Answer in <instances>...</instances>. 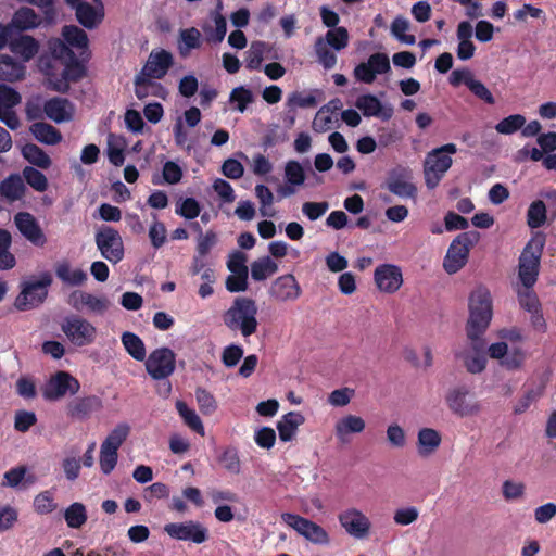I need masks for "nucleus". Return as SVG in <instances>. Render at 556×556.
<instances>
[{
	"label": "nucleus",
	"mask_w": 556,
	"mask_h": 556,
	"mask_svg": "<svg viewBox=\"0 0 556 556\" xmlns=\"http://www.w3.org/2000/svg\"><path fill=\"white\" fill-rule=\"evenodd\" d=\"M469 317L466 323V334L475 351L484 348L482 337L488 330L493 316V301L485 286L477 287L469 295Z\"/></svg>",
	"instance_id": "obj_1"
},
{
	"label": "nucleus",
	"mask_w": 556,
	"mask_h": 556,
	"mask_svg": "<svg viewBox=\"0 0 556 556\" xmlns=\"http://www.w3.org/2000/svg\"><path fill=\"white\" fill-rule=\"evenodd\" d=\"M173 65L174 56L169 51L165 49L152 50L146 64L135 76L134 85L136 97L147 94L141 88V85L147 84L154 89L153 92L156 98L165 100L168 94L167 89L161 83L154 80L164 78Z\"/></svg>",
	"instance_id": "obj_2"
},
{
	"label": "nucleus",
	"mask_w": 556,
	"mask_h": 556,
	"mask_svg": "<svg viewBox=\"0 0 556 556\" xmlns=\"http://www.w3.org/2000/svg\"><path fill=\"white\" fill-rule=\"evenodd\" d=\"M257 311L255 300L237 296L223 314L224 325L231 331H239L243 338H249L257 331Z\"/></svg>",
	"instance_id": "obj_3"
},
{
	"label": "nucleus",
	"mask_w": 556,
	"mask_h": 556,
	"mask_svg": "<svg viewBox=\"0 0 556 556\" xmlns=\"http://www.w3.org/2000/svg\"><path fill=\"white\" fill-rule=\"evenodd\" d=\"M545 237L541 233L531 238L518 260V279L523 287H534L540 274L541 257Z\"/></svg>",
	"instance_id": "obj_4"
},
{
	"label": "nucleus",
	"mask_w": 556,
	"mask_h": 556,
	"mask_svg": "<svg viewBox=\"0 0 556 556\" xmlns=\"http://www.w3.org/2000/svg\"><path fill=\"white\" fill-rule=\"evenodd\" d=\"M52 282V275L48 270L42 271L38 280L22 282L21 291L14 301L15 308L26 312L39 307L46 301L48 289Z\"/></svg>",
	"instance_id": "obj_5"
},
{
	"label": "nucleus",
	"mask_w": 556,
	"mask_h": 556,
	"mask_svg": "<svg viewBox=\"0 0 556 556\" xmlns=\"http://www.w3.org/2000/svg\"><path fill=\"white\" fill-rule=\"evenodd\" d=\"M479 240L480 233L476 230L465 231L456 236L444 256V270L450 275L458 273L467 264L470 250Z\"/></svg>",
	"instance_id": "obj_6"
},
{
	"label": "nucleus",
	"mask_w": 556,
	"mask_h": 556,
	"mask_svg": "<svg viewBox=\"0 0 556 556\" xmlns=\"http://www.w3.org/2000/svg\"><path fill=\"white\" fill-rule=\"evenodd\" d=\"M64 68L60 75L52 71L51 64L47 65L48 87L54 91L66 93L70 90V83H77L86 76L87 70L77 56L64 63Z\"/></svg>",
	"instance_id": "obj_7"
},
{
	"label": "nucleus",
	"mask_w": 556,
	"mask_h": 556,
	"mask_svg": "<svg viewBox=\"0 0 556 556\" xmlns=\"http://www.w3.org/2000/svg\"><path fill=\"white\" fill-rule=\"evenodd\" d=\"M68 341L78 348L90 345L97 338V328L79 315H70L61 324Z\"/></svg>",
	"instance_id": "obj_8"
},
{
	"label": "nucleus",
	"mask_w": 556,
	"mask_h": 556,
	"mask_svg": "<svg viewBox=\"0 0 556 556\" xmlns=\"http://www.w3.org/2000/svg\"><path fill=\"white\" fill-rule=\"evenodd\" d=\"M281 520L313 544L328 545L330 543L328 532L307 518L292 513H283Z\"/></svg>",
	"instance_id": "obj_9"
},
{
	"label": "nucleus",
	"mask_w": 556,
	"mask_h": 556,
	"mask_svg": "<svg viewBox=\"0 0 556 556\" xmlns=\"http://www.w3.org/2000/svg\"><path fill=\"white\" fill-rule=\"evenodd\" d=\"M94 241L102 257L117 264L124 258V242L119 232L111 226L103 225L94 236Z\"/></svg>",
	"instance_id": "obj_10"
},
{
	"label": "nucleus",
	"mask_w": 556,
	"mask_h": 556,
	"mask_svg": "<svg viewBox=\"0 0 556 556\" xmlns=\"http://www.w3.org/2000/svg\"><path fill=\"white\" fill-rule=\"evenodd\" d=\"M144 366L152 379H166L175 371L176 354L166 346L155 349L147 357Z\"/></svg>",
	"instance_id": "obj_11"
},
{
	"label": "nucleus",
	"mask_w": 556,
	"mask_h": 556,
	"mask_svg": "<svg viewBox=\"0 0 556 556\" xmlns=\"http://www.w3.org/2000/svg\"><path fill=\"white\" fill-rule=\"evenodd\" d=\"M164 531L172 539L190 541L202 544L208 540L207 528L199 521L188 520L184 522H170L164 526Z\"/></svg>",
	"instance_id": "obj_12"
},
{
	"label": "nucleus",
	"mask_w": 556,
	"mask_h": 556,
	"mask_svg": "<svg viewBox=\"0 0 556 556\" xmlns=\"http://www.w3.org/2000/svg\"><path fill=\"white\" fill-rule=\"evenodd\" d=\"M68 305L77 312H86L87 314L104 315L110 305V300L104 296H98L92 293L75 290L67 299Z\"/></svg>",
	"instance_id": "obj_13"
},
{
	"label": "nucleus",
	"mask_w": 556,
	"mask_h": 556,
	"mask_svg": "<svg viewBox=\"0 0 556 556\" xmlns=\"http://www.w3.org/2000/svg\"><path fill=\"white\" fill-rule=\"evenodd\" d=\"M452 164L453 160L450 155H441L434 150L429 152L424 163V176L427 188L432 190L438 187Z\"/></svg>",
	"instance_id": "obj_14"
},
{
	"label": "nucleus",
	"mask_w": 556,
	"mask_h": 556,
	"mask_svg": "<svg viewBox=\"0 0 556 556\" xmlns=\"http://www.w3.org/2000/svg\"><path fill=\"white\" fill-rule=\"evenodd\" d=\"M390 60L386 53L371 54L366 62L357 64L354 68V77L364 84H372L377 75L390 72Z\"/></svg>",
	"instance_id": "obj_15"
},
{
	"label": "nucleus",
	"mask_w": 556,
	"mask_h": 556,
	"mask_svg": "<svg viewBox=\"0 0 556 556\" xmlns=\"http://www.w3.org/2000/svg\"><path fill=\"white\" fill-rule=\"evenodd\" d=\"M517 300L522 309L531 315L532 326L541 332L546 330V323L542 313V305L533 287L519 286L516 289Z\"/></svg>",
	"instance_id": "obj_16"
},
{
	"label": "nucleus",
	"mask_w": 556,
	"mask_h": 556,
	"mask_svg": "<svg viewBox=\"0 0 556 556\" xmlns=\"http://www.w3.org/2000/svg\"><path fill=\"white\" fill-rule=\"evenodd\" d=\"M340 526L354 539L363 540L369 535L371 522L356 508H349L338 515Z\"/></svg>",
	"instance_id": "obj_17"
},
{
	"label": "nucleus",
	"mask_w": 556,
	"mask_h": 556,
	"mask_svg": "<svg viewBox=\"0 0 556 556\" xmlns=\"http://www.w3.org/2000/svg\"><path fill=\"white\" fill-rule=\"evenodd\" d=\"M445 402L451 412L459 417L472 416L480 412L479 403L469 397V389L466 386L451 389L445 395Z\"/></svg>",
	"instance_id": "obj_18"
},
{
	"label": "nucleus",
	"mask_w": 556,
	"mask_h": 556,
	"mask_svg": "<svg viewBox=\"0 0 556 556\" xmlns=\"http://www.w3.org/2000/svg\"><path fill=\"white\" fill-rule=\"evenodd\" d=\"M79 387L78 380L71 374L66 371H58L47 382L43 390V396L47 400L55 401L65 396L67 393L76 394L79 391Z\"/></svg>",
	"instance_id": "obj_19"
},
{
	"label": "nucleus",
	"mask_w": 556,
	"mask_h": 556,
	"mask_svg": "<svg viewBox=\"0 0 556 556\" xmlns=\"http://www.w3.org/2000/svg\"><path fill=\"white\" fill-rule=\"evenodd\" d=\"M268 294L277 302H294L301 296L302 288L292 274H285L271 282Z\"/></svg>",
	"instance_id": "obj_20"
},
{
	"label": "nucleus",
	"mask_w": 556,
	"mask_h": 556,
	"mask_svg": "<svg viewBox=\"0 0 556 556\" xmlns=\"http://www.w3.org/2000/svg\"><path fill=\"white\" fill-rule=\"evenodd\" d=\"M374 278L377 288L386 293L396 292L403 283L401 268L392 264L379 265L375 269Z\"/></svg>",
	"instance_id": "obj_21"
},
{
	"label": "nucleus",
	"mask_w": 556,
	"mask_h": 556,
	"mask_svg": "<svg viewBox=\"0 0 556 556\" xmlns=\"http://www.w3.org/2000/svg\"><path fill=\"white\" fill-rule=\"evenodd\" d=\"M18 231L34 245L43 247L47 238L36 218L28 212H20L14 216Z\"/></svg>",
	"instance_id": "obj_22"
},
{
	"label": "nucleus",
	"mask_w": 556,
	"mask_h": 556,
	"mask_svg": "<svg viewBox=\"0 0 556 556\" xmlns=\"http://www.w3.org/2000/svg\"><path fill=\"white\" fill-rule=\"evenodd\" d=\"M408 178V170L404 168L400 172L393 170L387 179L388 190L403 199H415L417 197V187Z\"/></svg>",
	"instance_id": "obj_23"
},
{
	"label": "nucleus",
	"mask_w": 556,
	"mask_h": 556,
	"mask_svg": "<svg viewBox=\"0 0 556 556\" xmlns=\"http://www.w3.org/2000/svg\"><path fill=\"white\" fill-rule=\"evenodd\" d=\"M102 408V401L97 395L76 397L67 405V415L77 420H86Z\"/></svg>",
	"instance_id": "obj_24"
},
{
	"label": "nucleus",
	"mask_w": 556,
	"mask_h": 556,
	"mask_svg": "<svg viewBox=\"0 0 556 556\" xmlns=\"http://www.w3.org/2000/svg\"><path fill=\"white\" fill-rule=\"evenodd\" d=\"M38 481L37 476L26 466H16L3 475L2 486L26 490Z\"/></svg>",
	"instance_id": "obj_25"
},
{
	"label": "nucleus",
	"mask_w": 556,
	"mask_h": 556,
	"mask_svg": "<svg viewBox=\"0 0 556 556\" xmlns=\"http://www.w3.org/2000/svg\"><path fill=\"white\" fill-rule=\"evenodd\" d=\"M43 112L55 123L68 122L73 117V104L66 98H51L45 102Z\"/></svg>",
	"instance_id": "obj_26"
},
{
	"label": "nucleus",
	"mask_w": 556,
	"mask_h": 556,
	"mask_svg": "<svg viewBox=\"0 0 556 556\" xmlns=\"http://www.w3.org/2000/svg\"><path fill=\"white\" fill-rule=\"evenodd\" d=\"M10 50L16 55H20L23 61L31 60L39 50L38 41L29 36L15 33L10 41Z\"/></svg>",
	"instance_id": "obj_27"
},
{
	"label": "nucleus",
	"mask_w": 556,
	"mask_h": 556,
	"mask_svg": "<svg viewBox=\"0 0 556 556\" xmlns=\"http://www.w3.org/2000/svg\"><path fill=\"white\" fill-rule=\"evenodd\" d=\"M26 190L24 179L18 174H11L0 182V195L10 203L22 200Z\"/></svg>",
	"instance_id": "obj_28"
},
{
	"label": "nucleus",
	"mask_w": 556,
	"mask_h": 556,
	"mask_svg": "<svg viewBox=\"0 0 556 556\" xmlns=\"http://www.w3.org/2000/svg\"><path fill=\"white\" fill-rule=\"evenodd\" d=\"M40 22L39 15L33 9L23 7L14 13L9 24L15 34L34 29L39 26Z\"/></svg>",
	"instance_id": "obj_29"
},
{
	"label": "nucleus",
	"mask_w": 556,
	"mask_h": 556,
	"mask_svg": "<svg viewBox=\"0 0 556 556\" xmlns=\"http://www.w3.org/2000/svg\"><path fill=\"white\" fill-rule=\"evenodd\" d=\"M55 275L65 285L72 287L83 286L88 277L87 273L80 268L72 269L68 261L64 260L55 264Z\"/></svg>",
	"instance_id": "obj_30"
},
{
	"label": "nucleus",
	"mask_w": 556,
	"mask_h": 556,
	"mask_svg": "<svg viewBox=\"0 0 556 556\" xmlns=\"http://www.w3.org/2000/svg\"><path fill=\"white\" fill-rule=\"evenodd\" d=\"M355 105L358 110L362 111L364 116L366 117H381L383 119H389L391 117V110L388 112L383 111L382 103L380 100L374 94H363L356 99Z\"/></svg>",
	"instance_id": "obj_31"
},
{
	"label": "nucleus",
	"mask_w": 556,
	"mask_h": 556,
	"mask_svg": "<svg viewBox=\"0 0 556 556\" xmlns=\"http://www.w3.org/2000/svg\"><path fill=\"white\" fill-rule=\"evenodd\" d=\"M25 66L8 54H0V80L14 83L23 79Z\"/></svg>",
	"instance_id": "obj_32"
},
{
	"label": "nucleus",
	"mask_w": 556,
	"mask_h": 556,
	"mask_svg": "<svg viewBox=\"0 0 556 556\" xmlns=\"http://www.w3.org/2000/svg\"><path fill=\"white\" fill-rule=\"evenodd\" d=\"M304 416L298 412H289L277 424L279 438L283 442L291 441L299 426L304 422Z\"/></svg>",
	"instance_id": "obj_33"
},
{
	"label": "nucleus",
	"mask_w": 556,
	"mask_h": 556,
	"mask_svg": "<svg viewBox=\"0 0 556 556\" xmlns=\"http://www.w3.org/2000/svg\"><path fill=\"white\" fill-rule=\"evenodd\" d=\"M30 131L34 137L45 144H58L62 141V134L54 126L45 123L37 122L30 126Z\"/></svg>",
	"instance_id": "obj_34"
},
{
	"label": "nucleus",
	"mask_w": 556,
	"mask_h": 556,
	"mask_svg": "<svg viewBox=\"0 0 556 556\" xmlns=\"http://www.w3.org/2000/svg\"><path fill=\"white\" fill-rule=\"evenodd\" d=\"M365 429V421L362 417L348 415L336 424V434L339 440L346 441L351 433H359Z\"/></svg>",
	"instance_id": "obj_35"
},
{
	"label": "nucleus",
	"mask_w": 556,
	"mask_h": 556,
	"mask_svg": "<svg viewBox=\"0 0 556 556\" xmlns=\"http://www.w3.org/2000/svg\"><path fill=\"white\" fill-rule=\"evenodd\" d=\"M75 11L77 21L88 29H93L97 27L103 18V13L98 12L88 2L78 3Z\"/></svg>",
	"instance_id": "obj_36"
},
{
	"label": "nucleus",
	"mask_w": 556,
	"mask_h": 556,
	"mask_svg": "<svg viewBox=\"0 0 556 556\" xmlns=\"http://www.w3.org/2000/svg\"><path fill=\"white\" fill-rule=\"evenodd\" d=\"M12 236L9 230L0 228V270H10L16 266V257L11 253Z\"/></svg>",
	"instance_id": "obj_37"
},
{
	"label": "nucleus",
	"mask_w": 556,
	"mask_h": 556,
	"mask_svg": "<svg viewBox=\"0 0 556 556\" xmlns=\"http://www.w3.org/2000/svg\"><path fill=\"white\" fill-rule=\"evenodd\" d=\"M123 346L127 353L136 361L142 362L146 359V346L139 336L134 332L125 331L121 337Z\"/></svg>",
	"instance_id": "obj_38"
},
{
	"label": "nucleus",
	"mask_w": 556,
	"mask_h": 556,
	"mask_svg": "<svg viewBox=\"0 0 556 556\" xmlns=\"http://www.w3.org/2000/svg\"><path fill=\"white\" fill-rule=\"evenodd\" d=\"M130 428L127 424L117 425L103 441L100 452H117L127 439Z\"/></svg>",
	"instance_id": "obj_39"
},
{
	"label": "nucleus",
	"mask_w": 556,
	"mask_h": 556,
	"mask_svg": "<svg viewBox=\"0 0 556 556\" xmlns=\"http://www.w3.org/2000/svg\"><path fill=\"white\" fill-rule=\"evenodd\" d=\"M278 271V265L269 257L263 256L251 264V277L254 281H263Z\"/></svg>",
	"instance_id": "obj_40"
},
{
	"label": "nucleus",
	"mask_w": 556,
	"mask_h": 556,
	"mask_svg": "<svg viewBox=\"0 0 556 556\" xmlns=\"http://www.w3.org/2000/svg\"><path fill=\"white\" fill-rule=\"evenodd\" d=\"M22 155L30 164L42 169L49 168L52 163L50 156L35 143H26L22 148Z\"/></svg>",
	"instance_id": "obj_41"
},
{
	"label": "nucleus",
	"mask_w": 556,
	"mask_h": 556,
	"mask_svg": "<svg viewBox=\"0 0 556 556\" xmlns=\"http://www.w3.org/2000/svg\"><path fill=\"white\" fill-rule=\"evenodd\" d=\"M62 36L70 47L84 50L81 54L88 50V36L86 31L75 25H66L62 29Z\"/></svg>",
	"instance_id": "obj_42"
},
{
	"label": "nucleus",
	"mask_w": 556,
	"mask_h": 556,
	"mask_svg": "<svg viewBox=\"0 0 556 556\" xmlns=\"http://www.w3.org/2000/svg\"><path fill=\"white\" fill-rule=\"evenodd\" d=\"M182 168L174 161H166L162 169V179L154 175L152 177V184L155 186L162 184L176 185L182 178Z\"/></svg>",
	"instance_id": "obj_43"
},
{
	"label": "nucleus",
	"mask_w": 556,
	"mask_h": 556,
	"mask_svg": "<svg viewBox=\"0 0 556 556\" xmlns=\"http://www.w3.org/2000/svg\"><path fill=\"white\" fill-rule=\"evenodd\" d=\"M180 45L179 52L182 56L193 49H199L202 45L201 33L195 27H190L180 30Z\"/></svg>",
	"instance_id": "obj_44"
},
{
	"label": "nucleus",
	"mask_w": 556,
	"mask_h": 556,
	"mask_svg": "<svg viewBox=\"0 0 556 556\" xmlns=\"http://www.w3.org/2000/svg\"><path fill=\"white\" fill-rule=\"evenodd\" d=\"M547 206L543 200L533 201L527 211V224L530 228L542 227L546 222Z\"/></svg>",
	"instance_id": "obj_45"
},
{
	"label": "nucleus",
	"mask_w": 556,
	"mask_h": 556,
	"mask_svg": "<svg viewBox=\"0 0 556 556\" xmlns=\"http://www.w3.org/2000/svg\"><path fill=\"white\" fill-rule=\"evenodd\" d=\"M329 47L323 37L316 38L314 43L315 54L325 70H332L337 64V55Z\"/></svg>",
	"instance_id": "obj_46"
},
{
	"label": "nucleus",
	"mask_w": 556,
	"mask_h": 556,
	"mask_svg": "<svg viewBox=\"0 0 556 556\" xmlns=\"http://www.w3.org/2000/svg\"><path fill=\"white\" fill-rule=\"evenodd\" d=\"M176 408L185 424L197 433H204L203 424L194 409L190 408L184 401L176 402Z\"/></svg>",
	"instance_id": "obj_47"
},
{
	"label": "nucleus",
	"mask_w": 556,
	"mask_h": 556,
	"mask_svg": "<svg viewBox=\"0 0 556 556\" xmlns=\"http://www.w3.org/2000/svg\"><path fill=\"white\" fill-rule=\"evenodd\" d=\"M64 519L70 528H80L87 521L85 505L78 502L71 504L64 511Z\"/></svg>",
	"instance_id": "obj_48"
},
{
	"label": "nucleus",
	"mask_w": 556,
	"mask_h": 556,
	"mask_svg": "<svg viewBox=\"0 0 556 556\" xmlns=\"http://www.w3.org/2000/svg\"><path fill=\"white\" fill-rule=\"evenodd\" d=\"M323 38L328 46L337 51L343 50L349 45V31L343 26L330 28Z\"/></svg>",
	"instance_id": "obj_49"
},
{
	"label": "nucleus",
	"mask_w": 556,
	"mask_h": 556,
	"mask_svg": "<svg viewBox=\"0 0 556 556\" xmlns=\"http://www.w3.org/2000/svg\"><path fill=\"white\" fill-rule=\"evenodd\" d=\"M526 125V117L521 114L509 115L495 125V130L502 135H511Z\"/></svg>",
	"instance_id": "obj_50"
},
{
	"label": "nucleus",
	"mask_w": 556,
	"mask_h": 556,
	"mask_svg": "<svg viewBox=\"0 0 556 556\" xmlns=\"http://www.w3.org/2000/svg\"><path fill=\"white\" fill-rule=\"evenodd\" d=\"M34 190L43 192L48 188V179L40 170L33 166H26L23 169L22 177Z\"/></svg>",
	"instance_id": "obj_51"
},
{
	"label": "nucleus",
	"mask_w": 556,
	"mask_h": 556,
	"mask_svg": "<svg viewBox=\"0 0 556 556\" xmlns=\"http://www.w3.org/2000/svg\"><path fill=\"white\" fill-rule=\"evenodd\" d=\"M229 101L236 103V109L243 113L248 105L254 101V96L250 89L239 86L230 92Z\"/></svg>",
	"instance_id": "obj_52"
},
{
	"label": "nucleus",
	"mask_w": 556,
	"mask_h": 556,
	"mask_svg": "<svg viewBox=\"0 0 556 556\" xmlns=\"http://www.w3.org/2000/svg\"><path fill=\"white\" fill-rule=\"evenodd\" d=\"M49 49L54 61H60L62 64L76 56L72 48L60 39L50 41Z\"/></svg>",
	"instance_id": "obj_53"
},
{
	"label": "nucleus",
	"mask_w": 556,
	"mask_h": 556,
	"mask_svg": "<svg viewBox=\"0 0 556 556\" xmlns=\"http://www.w3.org/2000/svg\"><path fill=\"white\" fill-rule=\"evenodd\" d=\"M409 28V23L402 16H397L393 20L391 24V33L394 37H396L401 42L406 45H414L416 42V37L414 35H406L405 33Z\"/></svg>",
	"instance_id": "obj_54"
},
{
	"label": "nucleus",
	"mask_w": 556,
	"mask_h": 556,
	"mask_svg": "<svg viewBox=\"0 0 556 556\" xmlns=\"http://www.w3.org/2000/svg\"><path fill=\"white\" fill-rule=\"evenodd\" d=\"M285 177L289 185L301 186L305 181V173L298 161H289L285 166Z\"/></svg>",
	"instance_id": "obj_55"
},
{
	"label": "nucleus",
	"mask_w": 556,
	"mask_h": 556,
	"mask_svg": "<svg viewBox=\"0 0 556 556\" xmlns=\"http://www.w3.org/2000/svg\"><path fill=\"white\" fill-rule=\"evenodd\" d=\"M418 443L426 450L433 451L441 443V434L432 428H422L418 432Z\"/></svg>",
	"instance_id": "obj_56"
},
{
	"label": "nucleus",
	"mask_w": 556,
	"mask_h": 556,
	"mask_svg": "<svg viewBox=\"0 0 556 556\" xmlns=\"http://www.w3.org/2000/svg\"><path fill=\"white\" fill-rule=\"evenodd\" d=\"M195 397L202 414L211 415L216 410V400L207 390L198 388L195 390Z\"/></svg>",
	"instance_id": "obj_57"
},
{
	"label": "nucleus",
	"mask_w": 556,
	"mask_h": 556,
	"mask_svg": "<svg viewBox=\"0 0 556 556\" xmlns=\"http://www.w3.org/2000/svg\"><path fill=\"white\" fill-rule=\"evenodd\" d=\"M204 31L206 34L207 41L214 43L222 42L227 31L226 18L223 15L217 14L215 17V27H205Z\"/></svg>",
	"instance_id": "obj_58"
},
{
	"label": "nucleus",
	"mask_w": 556,
	"mask_h": 556,
	"mask_svg": "<svg viewBox=\"0 0 556 556\" xmlns=\"http://www.w3.org/2000/svg\"><path fill=\"white\" fill-rule=\"evenodd\" d=\"M176 214L186 218L194 219L201 213L200 203L194 198H186L182 202L176 206Z\"/></svg>",
	"instance_id": "obj_59"
},
{
	"label": "nucleus",
	"mask_w": 556,
	"mask_h": 556,
	"mask_svg": "<svg viewBox=\"0 0 556 556\" xmlns=\"http://www.w3.org/2000/svg\"><path fill=\"white\" fill-rule=\"evenodd\" d=\"M247 261L248 257L243 252L233 251L228 256L227 268L231 271V274H249Z\"/></svg>",
	"instance_id": "obj_60"
},
{
	"label": "nucleus",
	"mask_w": 556,
	"mask_h": 556,
	"mask_svg": "<svg viewBox=\"0 0 556 556\" xmlns=\"http://www.w3.org/2000/svg\"><path fill=\"white\" fill-rule=\"evenodd\" d=\"M526 361V352L521 348H514L511 351L507 350L506 357L501 362V365L508 370L519 369Z\"/></svg>",
	"instance_id": "obj_61"
},
{
	"label": "nucleus",
	"mask_w": 556,
	"mask_h": 556,
	"mask_svg": "<svg viewBox=\"0 0 556 556\" xmlns=\"http://www.w3.org/2000/svg\"><path fill=\"white\" fill-rule=\"evenodd\" d=\"M243 348L238 344L226 346L222 353V362L226 367H235L243 356Z\"/></svg>",
	"instance_id": "obj_62"
},
{
	"label": "nucleus",
	"mask_w": 556,
	"mask_h": 556,
	"mask_svg": "<svg viewBox=\"0 0 556 556\" xmlns=\"http://www.w3.org/2000/svg\"><path fill=\"white\" fill-rule=\"evenodd\" d=\"M34 508L41 515L52 513L56 508V505L53 502L51 493L49 491L39 493L34 500Z\"/></svg>",
	"instance_id": "obj_63"
},
{
	"label": "nucleus",
	"mask_w": 556,
	"mask_h": 556,
	"mask_svg": "<svg viewBox=\"0 0 556 556\" xmlns=\"http://www.w3.org/2000/svg\"><path fill=\"white\" fill-rule=\"evenodd\" d=\"M21 100V94L15 89L0 84V108H14Z\"/></svg>",
	"instance_id": "obj_64"
}]
</instances>
